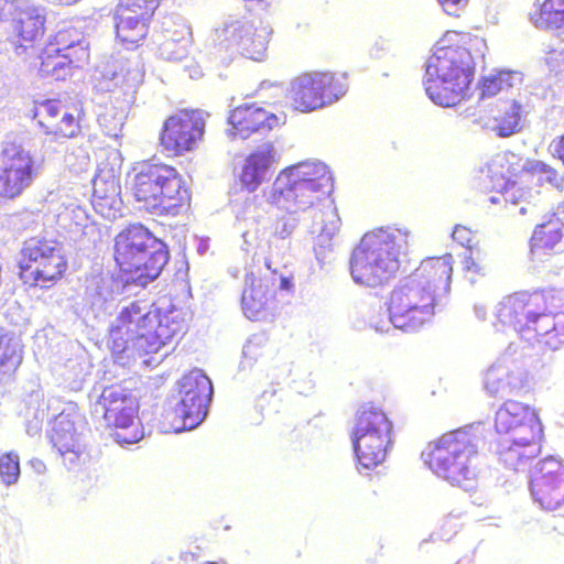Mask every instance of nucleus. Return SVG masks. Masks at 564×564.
Wrapping results in <instances>:
<instances>
[{
  "label": "nucleus",
  "instance_id": "obj_54",
  "mask_svg": "<svg viewBox=\"0 0 564 564\" xmlns=\"http://www.w3.org/2000/svg\"><path fill=\"white\" fill-rule=\"evenodd\" d=\"M474 311L479 319L486 318V307L484 305L475 304Z\"/></svg>",
  "mask_w": 564,
  "mask_h": 564
},
{
  "label": "nucleus",
  "instance_id": "obj_9",
  "mask_svg": "<svg viewBox=\"0 0 564 564\" xmlns=\"http://www.w3.org/2000/svg\"><path fill=\"white\" fill-rule=\"evenodd\" d=\"M139 402L126 388L119 384L106 387L91 405L95 417L115 427V440L119 444H134L143 437L138 419Z\"/></svg>",
  "mask_w": 564,
  "mask_h": 564
},
{
  "label": "nucleus",
  "instance_id": "obj_53",
  "mask_svg": "<svg viewBox=\"0 0 564 564\" xmlns=\"http://www.w3.org/2000/svg\"><path fill=\"white\" fill-rule=\"evenodd\" d=\"M209 248L208 239H200L197 246V252L199 254H205Z\"/></svg>",
  "mask_w": 564,
  "mask_h": 564
},
{
  "label": "nucleus",
  "instance_id": "obj_6",
  "mask_svg": "<svg viewBox=\"0 0 564 564\" xmlns=\"http://www.w3.org/2000/svg\"><path fill=\"white\" fill-rule=\"evenodd\" d=\"M99 74L96 87L110 94L98 104L97 121L106 135L117 139L121 135L135 89L143 80V69L135 61L117 58L107 62Z\"/></svg>",
  "mask_w": 564,
  "mask_h": 564
},
{
  "label": "nucleus",
  "instance_id": "obj_33",
  "mask_svg": "<svg viewBox=\"0 0 564 564\" xmlns=\"http://www.w3.org/2000/svg\"><path fill=\"white\" fill-rule=\"evenodd\" d=\"M274 156V147L264 143L246 159L240 181L249 192H254L268 178Z\"/></svg>",
  "mask_w": 564,
  "mask_h": 564
},
{
  "label": "nucleus",
  "instance_id": "obj_30",
  "mask_svg": "<svg viewBox=\"0 0 564 564\" xmlns=\"http://www.w3.org/2000/svg\"><path fill=\"white\" fill-rule=\"evenodd\" d=\"M351 442L359 471L361 468L370 470L383 463L389 445L392 443L390 436L358 432L351 433Z\"/></svg>",
  "mask_w": 564,
  "mask_h": 564
},
{
  "label": "nucleus",
  "instance_id": "obj_55",
  "mask_svg": "<svg viewBox=\"0 0 564 564\" xmlns=\"http://www.w3.org/2000/svg\"><path fill=\"white\" fill-rule=\"evenodd\" d=\"M40 431H41V426L37 423L33 426L30 425L28 427V433L32 436L37 435Z\"/></svg>",
  "mask_w": 564,
  "mask_h": 564
},
{
  "label": "nucleus",
  "instance_id": "obj_29",
  "mask_svg": "<svg viewBox=\"0 0 564 564\" xmlns=\"http://www.w3.org/2000/svg\"><path fill=\"white\" fill-rule=\"evenodd\" d=\"M530 251L532 257L538 259L564 251V212L555 213L546 223L534 229Z\"/></svg>",
  "mask_w": 564,
  "mask_h": 564
},
{
  "label": "nucleus",
  "instance_id": "obj_46",
  "mask_svg": "<svg viewBox=\"0 0 564 564\" xmlns=\"http://www.w3.org/2000/svg\"><path fill=\"white\" fill-rule=\"evenodd\" d=\"M545 63L550 70L558 74L564 70V42L546 52Z\"/></svg>",
  "mask_w": 564,
  "mask_h": 564
},
{
  "label": "nucleus",
  "instance_id": "obj_42",
  "mask_svg": "<svg viewBox=\"0 0 564 564\" xmlns=\"http://www.w3.org/2000/svg\"><path fill=\"white\" fill-rule=\"evenodd\" d=\"M521 77L518 73L498 72L485 76L481 85V97H491L499 91L512 87L516 82H520Z\"/></svg>",
  "mask_w": 564,
  "mask_h": 564
},
{
  "label": "nucleus",
  "instance_id": "obj_48",
  "mask_svg": "<svg viewBox=\"0 0 564 564\" xmlns=\"http://www.w3.org/2000/svg\"><path fill=\"white\" fill-rule=\"evenodd\" d=\"M452 237L459 245L467 247L468 249L471 248L470 242L473 240V231L469 228L457 225L453 230Z\"/></svg>",
  "mask_w": 564,
  "mask_h": 564
},
{
  "label": "nucleus",
  "instance_id": "obj_49",
  "mask_svg": "<svg viewBox=\"0 0 564 564\" xmlns=\"http://www.w3.org/2000/svg\"><path fill=\"white\" fill-rule=\"evenodd\" d=\"M41 111L48 117V122H56V118L62 116L63 111H66V109L57 102L47 101L46 104L42 105Z\"/></svg>",
  "mask_w": 564,
  "mask_h": 564
},
{
  "label": "nucleus",
  "instance_id": "obj_56",
  "mask_svg": "<svg viewBox=\"0 0 564 564\" xmlns=\"http://www.w3.org/2000/svg\"><path fill=\"white\" fill-rule=\"evenodd\" d=\"M498 193V195H494L490 197V202L492 204H499L501 202V199H503V197L501 196V193L502 191H496Z\"/></svg>",
  "mask_w": 564,
  "mask_h": 564
},
{
  "label": "nucleus",
  "instance_id": "obj_23",
  "mask_svg": "<svg viewBox=\"0 0 564 564\" xmlns=\"http://www.w3.org/2000/svg\"><path fill=\"white\" fill-rule=\"evenodd\" d=\"M541 305L542 293H514L503 297L498 303L496 317L501 325L511 327L524 337Z\"/></svg>",
  "mask_w": 564,
  "mask_h": 564
},
{
  "label": "nucleus",
  "instance_id": "obj_35",
  "mask_svg": "<svg viewBox=\"0 0 564 564\" xmlns=\"http://www.w3.org/2000/svg\"><path fill=\"white\" fill-rule=\"evenodd\" d=\"M191 43V29L185 23L176 24L175 30L165 29L164 40L159 44V54L163 59L181 62L187 57Z\"/></svg>",
  "mask_w": 564,
  "mask_h": 564
},
{
  "label": "nucleus",
  "instance_id": "obj_10",
  "mask_svg": "<svg viewBox=\"0 0 564 564\" xmlns=\"http://www.w3.org/2000/svg\"><path fill=\"white\" fill-rule=\"evenodd\" d=\"M181 178L175 169L164 164H142L132 180L134 198L142 207L164 213L182 199Z\"/></svg>",
  "mask_w": 564,
  "mask_h": 564
},
{
  "label": "nucleus",
  "instance_id": "obj_51",
  "mask_svg": "<svg viewBox=\"0 0 564 564\" xmlns=\"http://www.w3.org/2000/svg\"><path fill=\"white\" fill-rule=\"evenodd\" d=\"M294 229V225H291L290 227H288L286 224H283L282 228L281 229H278V235L280 236V238L282 239H285L286 237H289L292 232V230Z\"/></svg>",
  "mask_w": 564,
  "mask_h": 564
},
{
  "label": "nucleus",
  "instance_id": "obj_28",
  "mask_svg": "<svg viewBox=\"0 0 564 564\" xmlns=\"http://www.w3.org/2000/svg\"><path fill=\"white\" fill-rule=\"evenodd\" d=\"M524 111L516 100L498 101L496 110L488 117H480L478 123L499 138H508L523 129Z\"/></svg>",
  "mask_w": 564,
  "mask_h": 564
},
{
  "label": "nucleus",
  "instance_id": "obj_57",
  "mask_svg": "<svg viewBox=\"0 0 564 564\" xmlns=\"http://www.w3.org/2000/svg\"><path fill=\"white\" fill-rule=\"evenodd\" d=\"M375 329H376L377 332H379V333H384V332H388V330H389V327L383 328V327H380V326L376 325V326H375Z\"/></svg>",
  "mask_w": 564,
  "mask_h": 564
},
{
  "label": "nucleus",
  "instance_id": "obj_32",
  "mask_svg": "<svg viewBox=\"0 0 564 564\" xmlns=\"http://www.w3.org/2000/svg\"><path fill=\"white\" fill-rule=\"evenodd\" d=\"M40 74L42 77L55 80H64L73 67H79L89 58V52L84 47H78L74 53H48L44 47L41 55Z\"/></svg>",
  "mask_w": 564,
  "mask_h": 564
},
{
  "label": "nucleus",
  "instance_id": "obj_22",
  "mask_svg": "<svg viewBox=\"0 0 564 564\" xmlns=\"http://www.w3.org/2000/svg\"><path fill=\"white\" fill-rule=\"evenodd\" d=\"M495 427L506 437L522 441L542 438L543 434L535 410L514 400H507L499 406L495 415Z\"/></svg>",
  "mask_w": 564,
  "mask_h": 564
},
{
  "label": "nucleus",
  "instance_id": "obj_43",
  "mask_svg": "<svg viewBox=\"0 0 564 564\" xmlns=\"http://www.w3.org/2000/svg\"><path fill=\"white\" fill-rule=\"evenodd\" d=\"M522 170L531 173L542 184H549L554 188H562L564 177L550 165L541 161H527L522 165Z\"/></svg>",
  "mask_w": 564,
  "mask_h": 564
},
{
  "label": "nucleus",
  "instance_id": "obj_60",
  "mask_svg": "<svg viewBox=\"0 0 564 564\" xmlns=\"http://www.w3.org/2000/svg\"><path fill=\"white\" fill-rule=\"evenodd\" d=\"M205 564H226L225 562L223 563H219V562H206Z\"/></svg>",
  "mask_w": 564,
  "mask_h": 564
},
{
  "label": "nucleus",
  "instance_id": "obj_45",
  "mask_svg": "<svg viewBox=\"0 0 564 564\" xmlns=\"http://www.w3.org/2000/svg\"><path fill=\"white\" fill-rule=\"evenodd\" d=\"M20 477V458L14 452L0 456V478L6 486H11Z\"/></svg>",
  "mask_w": 564,
  "mask_h": 564
},
{
  "label": "nucleus",
  "instance_id": "obj_12",
  "mask_svg": "<svg viewBox=\"0 0 564 564\" xmlns=\"http://www.w3.org/2000/svg\"><path fill=\"white\" fill-rule=\"evenodd\" d=\"M347 91L345 75L311 73L292 83L291 98L296 110L307 112L332 105Z\"/></svg>",
  "mask_w": 564,
  "mask_h": 564
},
{
  "label": "nucleus",
  "instance_id": "obj_50",
  "mask_svg": "<svg viewBox=\"0 0 564 564\" xmlns=\"http://www.w3.org/2000/svg\"><path fill=\"white\" fill-rule=\"evenodd\" d=\"M464 269L467 271H473V272H477V273H480L484 270V268L479 263H477L471 257L465 258Z\"/></svg>",
  "mask_w": 564,
  "mask_h": 564
},
{
  "label": "nucleus",
  "instance_id": "obj_18",
  "mask_svg": "<svg viewBox=\"0 0 564 564\" xmlns=\"http://www.w3.org/2000/svg\"><path fill=\"white\" fill-rule=\"evenodd\" d=\"M158 4V0H120L113 15L117 40L127 47L139 45Z\"/></svg>",
  "mask_w": 564,
  "mask_h": 564
},
{
  "label": "nucleus",
  "instance_id": "obj_11",
  "mask_svg": "<svg viewBox=\"0 0 564 564\" xmlns=\"http://www.w3.org/2000/svg\"><path fill=\"white\" fill-rule=\"evenodd\" d=\"M180 401L174 408V431H189L198 426L207 415V406L212 400L213 386L210 379L200 370L194 369L178 381Z\"/></svg>",
  "mask_w": 564,
  "mask_h": 564
},
{
  "label": "nucleus",
  "instance_id": "obj_20",
  "mask_svg": "<svg viewBox=\"0 0 564 564\" xmlns=\"http://www.w3.org/2000/svg\"><path fill=\"white\" fill-rule=\"evenodd\" d=\"M530 491L542 509L555 511L564 506V464L552 456L540 460L531 475Z\"/></svg>",
  "mask_w": 564,
  "mask_h": 564
},
{
  "label": "nucleus",
  "instance_id": "obj_2",
  "mask_svg": "<svg viewBox=\"0 0 564 564\" xmlns=\"http://www.w3.org/2000/svg\"><path fill=\"white\" fill-rule=\"evenodd\" d=\"M185 313L172 304L133 301L122 306L109 329V345L116 361L158 354L185 329Z\"/></svg>",
  "mask_w": 564,
  "mask_h": 564
},
{
  "label": "nucleus",
  "instance_id": "obj_25",
  "mask_svg": "<svg viewBox=\"0 0 564 564\" xmlns=\"http://www.w3.org/2000/svg\"><path fill=\"white\" fill-rule=\"evenodd\" d=\"M95 208L104 216L116 217L122 200L119 174L112 166H100L93 182Z\"/></svg>",
  "mask_w": 564,
  "mask_h": 564
},
{
  "label": "nucleus",
  "instance_id": "obj_4",
  "mask_svg": "<svg viewBox=\"0 0 564 564\" xmlns=\"http://www.w3.org/2000/svg\"><path fill=\"white\" fill-rule=\"evenodd\" d=\"M481 441V424L467 425L429 443L422 458L437 477L467 490L476 477L474 460Z\"/></svg>",
  "mask_w": 564,
  "mask_h": 564
},
{
  "label": "nucleus",
  "instance_id": "obj_26",
  "mask_svg": "<svg viewBox=\"0 0 564 564\" xmlns=\"http://www.w3.org/2000/svg\"><path fill=\"white\" fill-rule=\"evenodd\" d=\"M230 137L247 139L251 133L269 131L279 124V118L260 107L240 106L232 110L229 119Z\"/></svg>",
  "mask_w": 564,
  "mask_h": 564
},
{
  "label": "nucleus",
  "instance_id": "obj_31",
  "mask_svg": "<svg viewBox=\"0 0 564 564\" xmlns=\"http://www.w3.org/2000/svg\"><path fill=\"white\" fill-rule=\"evenodd\" d=\"M540 441L541 438L522 441L516 437H505L499 443V459L507 468L523 471L531 459L539 455L541 451Z\"/></svg>",
  "mask_w": 564,
  "mask_h": 564
},
{
  "label": "nucleus",
  "instance_id": "obj_27",
  "mask_svg": "<svg viewBox=\"0 0 564 564\" xmlns=\"http://www.w3.org/2000/svg\"><path fill=\"white\" fill-rule=\"evenodd\" d=\"M77 416L70 413H59L52 423L50 438L61 456L74 463L83 452L82 433L76 425Z\"/></svg>",
  "mask_w": 564,
  "mask_h": 564
},
{
  "label": "nucleus",
  "instance_id": "obj_17",
  "mask_svg": "<svg viewBox=\"0 0 564 564\" xmlns=\"http://www.w3.org/2000/svg\"><path fill=\"white\" fill-rule=\"evenodd\" d=\"M205 113L202 110H181L169 117L160 134L161 145L173 154L193 150L202 139Z\"/></svg>",
  "mask_w": 564,
  "mask_h": 564
},
{
  "label": "nucleus",
  "instance_id": "obj_19",
  "mask_svg": "<svg viewBox=\"0 0 564 564\" xmlns=\"http://www.w3.org/2000/svg\"><path fill=\"white\" fill-rule=\"evenodd\" d=\"M514 159L516 155L512 153L495 155L486 166V176L490 180L491 189L502 191L503 200L507 204L521 205L520 214L527 215L535 210V204H532L534 195L530 189L511 181V177L517 174V169L511 163Z\"/></svg>",
  "mask_w": 564,
  "mask_h": 564
},
{
  "label": "nucleus",
  "instance_id": "obj_14",
  "mask_svg": "<svg viewBox=\"0 0 564 564\" xmlns=\"http://www.w3.org/2000/svg\"><path fill=\"white\" fill-rule=\"evenodd\" d=\"M0 19L12 20L15 36L11 44L17 55L28 53L44 33L45 9L30 0H0Z\"/></svg>",
  "mask_w": 564,
  "mask_h": 564
},
{
  "label": "nucleus",
  "instance_id": "obj_8",
  "mask_svg": "<svg viewBox=\"0 0 564 564\" xmlns=\"http://www.w3.org/2000/svg\"><path fill=\"white\" fill-rule=\"evenodd\" d=\"M115 260L126 283L147 286L155 280L169 261L166 245L142 225H131L115 240Z\"/></svg>",
  "mask_w": 564,
  "mask_h": 564
},
{
  "label": "nucleus",
  "instance_id": "obj_59",
  "mask_svg": "<svg viewBox=\"0 0 564 564\" xmlns=\"http://www.w3.org/2000/svg\"><path fill=\"white\" fill-rule=\"evenodd\" d=\"M40 467H42V468H44V467H45V466L42 464V462H37L36 468H40Z\"/></svg>",
  "mask_w": 564,
  "mask_h": 564
},
{
  "label": "nucleus",
  "instance_id": "obj_47",
  "mask_svg": "<svg viewBox=\"0 0 564 564\" xmlns=\"http://www.w3.org/2000/svg\"><path fill=\"white\" fill-rule=\"evenodd\" d=\"M443 10L453 17H459L460 12L465 10L468 0H437Z\"/></svg>",
  "mask_w": 564,
  "mask_h": 564
},
{
  "label": "nucleus",
  "instance_id": "obj_40",
  "mask_svg": "<svg viewBox=\"0 0 564 564\" xmlns=\"http://www.w3.org/2000/svg\"><path fill=\"white\" fill-rule=\"evenodd\" d=\"M130 284L131 283H126L124 274L121 279H116L109 273H101L90 278L87 285V292L90 296L100 301H108L112 299L115 294L120 293L124 286Z\"/></svg>",
  "mask_w": 564,
  "mask_h": 564
},
{
  "label": "nucleus",
  "instance_id": "obj_41",
  "mask_svg": "<svg viewBox=\"0 0 564 564\" xmlns=\"http://www.w3.org/2000/svg\"><path fill=\"white\" fill-rule=\"evenodd\" d=\"M45 47L48 53H74L78 47H84L86 52H89L88 42L83 33L70 26L58 30Z\"/></svg>",
  "mask_w": 564,
  "mask_h": 564
},
{
  "label": "nucleus",
  "instance_id": "obj_52",
  "mask_svg": "<svg viewBox=\"0 0 564 564\" xmlns=\"http://www.w3.org/2000/svg\"><path fill=\"white\" fill-rule=\"evenodd\" d=\"M186 70L188 72V75L191 78H199L202 76V70L198 66L192 65V66H185Z\"/></svg>",
  "mask_w": 564,
  "mask_h": 564
},
{
  "label": "nucleus",
  "instance_id": "obj_21",
  "mask_svg": "<svg viewBox=\"0 0 564 564\" xmlns=\"http://www.w3.org/2000/svg\"><path fill=\"white\" fill-rule=\"evenodd\" d=\"M529 372L509 355L500 356L485 372L484 389L488 395L505 399L520 395L529 388Z\"/></svg>",
  "mask_w": 564,
  "mask_h": 564
},
{
  "label": "nucleus",
  "instance_id": "obj_15",
  "mask_svg": "<svg viewBox=\"0 0 564 564\" xmlns=\"http://www.w3.org/2000/svg\"><path fill=\"white\" fill-rule=\"evenodd\" d=\"M37 175L35 161L23 145L6 142L0 151V197H19Z\"/></svg>",
  "mask_w": 564,
  "mask_h": 564
},
{
  "label": "nucleus",
  "instance_id": "obj_37",
  "mask_svg": "<svg viewBox=\"0 0 564 564\" xmlns=\"http://www.w3.org/2000/svg\"><path fill=\"white\" fill-rule=\"evenodd\" d=\"M23 359V345L12 334H0V382L9 381Z\"/></svg>",
  "mask_w": 564,
  "mask_h": 564
},
{
  "label": "nucleus",
  "instance_id": "obj_3",
  "mask_svg": "<svg viewBox=\"0 0 564 564\" xmlns=\"http://www.w3.org/2000/svg\"><path fill=\"white\" fill-rule=\"evenodd\" d=\"M453 272V257L429 258L392 291L389 323L393 328L415 332L434 315L436 290L447 292Z\"/></svg>",
  "mask_w": 564,
  "mask_h": 564
},
{
  "label": "nucleus",
  "instance_id": "obj_7",
  "mask_svg": "<svg viewBox=\"0 0 564 564\" xmlns=\"http://www.w3.org/2000/svg\"><path fill=\"white\" fill-rule=\"evenodd\" d=\"M474 70L475 62L469 50L436 45L425 63L426 95L435 105L455 106L466 96Z\"/></svg>",
  "mask_w": 564,
  "mask_h": 564
},
{
  "label": "nucleus",
  "instance_id": "obj_5",
  "mask_svg": "<svg viewBox=\"0 0 564 564\" xmlns=\"http://www.w3.org/2000/svg\"><path fill=\"white\" fill-rule=\"evenodd\" d=\"M406 230L380 228L366 234L350 257L354 281L375 288L389 281L399 270V257L408 249Z\"/></svg>",
  "mask_w": 564,
  "mask_h": 564
},
{
  "label": "nucleus",
  "instance_id": "obj_39",
  "mask_svg": "<svg viewBox=\"0 0 564 564\" xmlns=\"http://www.w3.org/2000/svg\"><path fill=\"white\" fill-rule=\"evenodd\" d=\"M57 223L74 236H87L95 232L86 210L77 204H69L57 215Z\"/></svg>",
  "mask_w": 564,
  "mask_h": 564
},
{
  "label": "nucleus",
  "instance_id": "obj_16",
  "mask_svg": "<svg viewBox=\"0 0 564 564\" xmlns=\"http://www.w3.org/2000/svg\"><path fill=\"white\" fill-rule=\"evenodd\" d=\"M270 34L269 26L256 28L247 20H230L216 30L218 51L224 50L230 55L238 53L260 61L265 54Z\"/></svg>",
  "mask_w": 564,
  "mask_h": 564
},
{
  "label": "nucleus",
  "instance_id": "obj_36",
  "mask_svg": "<svg viewBox=\"0 0 564 564\" xmlns=\"http://www.w3.org/2000/svg\"><path fill=\"white\" fill-rule=\"evenodd\" d=\"M352 432L391 437L392 423L381 409L365 404L357 411Z\"/></svg>",
  "mask_w": 564,
  "mask_h": 564
},
{
  "label": "nucleus",
  "instance_id": "obj_38",
  "mask_svg": "<svg viewBox=\"0 0 564 564\" xmlns=\"http://www.w3.org/2000/svg\"><path fill=\"white\" fill-rule=\"evenodd\" d=\"M530 20L540 30L564 26V0H536Z\"/></svg>",
  "mask_w": 564,
  "mask_h": 564
},
{
  "label": "nucleus",
  "instance_id": "obj_1",
  "mask_svg": "<svg viewBox=\"0 0 564 564\" xmlns=\"http://www.w3.org/2000/svg\"><path fill=\"white\" fill-rule=\"evenodd\" d=\"M333 176L323 162L307 160L283 169L271 186L263 189L264 200L295 217L312 216L311 232L316 235L315 253L326 257L330 241L340 228L334 202Z\"/></svg>",
  "mask_w": 564,
  "mask_h": 564
},
{
  "label": "nucleus",
  "instance_id": "obj_34",
  "mask_svg": "<svg viewBox=\"0 0 564 564\" xmlns=\"http://www.w3.org/2000/svg\"><path fill=\"white\" fill-rule=\"evenodd\" d=\"M246 286L241 295V307L249 319L258 318L259 314L265 308L270 288L261 279H257L253 273H248L245 279Z\"/></svg>",
  "mask_w": 564,
  "mask_h": 564
},
{
  "label": "nucleus",
  "instance_id": "obj_44",
  "mask_svg": "<svg viewBox=\"0 0 564 564\" xmlns=\"http://www.w3.org/2000/svg\"><path fill=\"white\" fill-rule=\"evenodd\" d=\"M45 127L47 129L46 141H53L54 137H61L64 139L74 138L79 132V124L77 119L67 110L63 111L59 121L47 122Z\"/></svg>",
  "mask_w": 564,
  "mask_h": 564
},
{
  "label": "nucleus",
  "instance_id": "obj_24",
  "mask_svg": "<svg viewBox=\"0 0 564 564\" xmlns=\"http://www.w3.org/2000/svg\"><path fill=\"white\" fill-rule=\"evenodd\" d=\"M528 334V340L536 337L552 350H556L564 344V312H553L547 304V297L542 293V305L536 311Z\"/></svg>",
  "mask_w": 564,
  "mask_h": 564
},
{
  "label": "nucleus",
  "instance_id": "obj_58",
  "mask_svg": "<svg viewBox=\"0 0 564 564\" xmlns=\"http://www.w3.org/2000/svg\"><path fill=\"white\" fill-rule=\"evenodd\" d=\"M40 467H42V468H44V467H45V466L42 464V462H37L36 468H40Z\"/></svg>",
  "mask_w": 564,
  "mask_h": 564
},
{
  "label": "nucleus",
  "instance_id": "obj_13",
  "mask_svg": "<svg viewBox=\"0 0 564 564\" xmlns=\"http://www.w3.org/2000/svg\"><path fill=\"white\" fill-rule=\"evenodd\" d=\"M20 267L33 278L35 284L46 288V283L56 281L66 270L61 243L40 238L26 240L21 251Z\"/></svg>",
  "mask_w": 564,
  "mask_h": 564
}]
</instances>
